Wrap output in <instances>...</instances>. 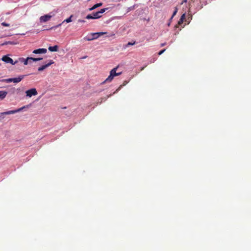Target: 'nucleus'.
<instances>
[{
	"label": "nucleus",
	"mask_w": 251,
	"mask_h": 251,
	"mask_svg": "<svg viewBox=\"0 0 251 251\" xmlns=\"http://www.w3.org/2000/svg\"><path fill=\"white\" fill-rule=\"evenodd\" d=\"M105 34L104 32H95L88 34L84 38L85 41H92L95 39H98L101 35Z\"/></svg>",
	"instance_id": "1"
},
{
	"label": "nucleus",
	"mask_w": 251,
	"mask_h": 251,
	"mask_svg": "<svg viewBox=\"0 0 251 251\" xmlns=\"http://www.w3.org/2000/svg\"><path fill=\"white\" fill-rule=\"evenodd\" d=\"M25 75H21L18 77L16 78H9L7 79H3L0 80V82H3L6 83H10L13 82L14 83H19L20 82L24 77Z\"/></svg>",
	"instance_id": "2"
},
{
	"label": "nucleus",
	"mask_w": 251,
	"mask_h": 251,
	"mask_svg": "<svg viewBox=\"0 0 251 251\" xmlns=\"http://www.w3.org/2000/svg\"><path fill=\"white\" fill-rule=\"evenodd\" d=\"M1 60L6 63H10L12 65H15L17 62V61L14 62L13 59L7 55H4L1 58Z\"/></svg>",
	"instance_id": "3"
},
{
	"label": "nucleus",
	"mask_w": 251,
	"mask_h": 251,
	"mask_svg": "<svg viewBox=\"0 0 251 251\" xmlns=\"http://www.w3.org/2000/svg\"><path fill=\"white\" fill-rule=\"evenodd\" d=\"M26 94V96L29 98L31 97L32 96H35L37 94V92L35 88H32L27 90L25 92Z\"/></svg>",
	"instance_id": "4"
},
{
	"label": "nucleus",
	"mask_w": 251,
	"mask_h": 251,
	"mask_svg": "<svg viewBox=\"0 0 251 251\" xmlns=\"http://www.w3.org/2000/svg\"><path fill=\"white\" fill-rule=\"evenodd\" d=\"M101 16L98 12L93 13L92 14H89L86 17L87 19H97L100 18Z\"/></svg>",
	"instance_id": "5"
},
{
	"label": "nucleus",
	"mask_w": 251,
	"mask_h": 251,
	"mask_svg": "<svg viewBox=\"0 0 251 251\" xmlns=\"http://www.w3.org/2000/svg\"><path fill=\"white\" fill-rule=\"evenodd\" d=\"M51 17L52 15L50 14L45 15L40 17V21L41 23H45L50 21Z\"/></svg>",
	"instance_id": "6"
},
{
	"label": "nucleus",
	"mask_w": 251,
	"mask_h": 251,
	"mask_svg": "<svg viewBox=\"0 0 251 251\" xmlns=\"http://www.w3.org/2000/svg\"><path fill=\"white\" fill-rule=\"evenodd\" d=\"M47 51V50L46 49H38L37 50H35L33 51V53L35 54H42L46 53Z\"/></svg>",
	"instance_id": "7"
},
{
	"label": "nucleus",
	"mask_w": 251,
	"mask_h": 251,
	"mask_svg": "<svg viewBox=\"0 0 251 251\" xmlns=\"http://www.w3.org/2000/svg\"><path fill=\"white\" fill-rule=\"evenodd\" d=\"M19 59L21 62L24 63L25 65H27L28 64L29 61L31 60L30 57H28L25 59L24 58H20Z\"/></svg>",
	"instance_id": "8"
},
{
	"label": "nucleus",
	"mask_w": 251,
	"mask_h": 251,
	"mask_svg": "<svg viewBox=\"0 0 251 251\" xmlns=\"http://www.w3.org/2000/svg\"><path fill=\"white\" fill-rule=\"evenodd\" d=\"M17 113L16 109V110H10L4 112H2L0 113V116L1 115H10V114H13Z\"/></svg>",
	"instance_id": "9"
},
{
	"label": "nucleus",
	"mask_w": 251,
	"mask_h": 251,
	"mask_svg": "<svg viewBox=\"0 0 251 251\" xmlns=\"http://www.w3.org/2000/svg\"><path fill=\"white\" fill-rule=\"evenodd\" d=\"M117 69V67H116V68H113L110 72V75H113L112 76L113 77H114L115 76H117V75H120L121 73H116V70Z\"/></svg>",
	"instance_id": "10"
},
{
	"label": "nucleus",
	"mask_w": 251,
	"mask_h": 251,
	"mask_svg": "<svg viewBox=\"0 0 251 251\" xmlns=\"http://www.w3.org/2000/svg\"><path fill=\"white\" fill-rule=\"evenodd\" d=\"M7 92L5 91H0V99L3 100L6 96Z\"/></svg>",
	"instance_id": "11"
},
{
	"label": "nucleus",
	"mask_w": 251,
	"mask_h": 251,
	"mask_svg": "<svg viewBox=\"0 0 251 251\" xmlns=\"http://www.w3.org/2000/svg\"><path fill=\"white\" fill-rule=\"evenodd\" d=\"M49 50L50 51H57L58 49V47L57 45L54 46H50L49 47Z\"/></svg>",
	"instance_id": "12"
},
{
	"label": "nucleus",
	"mask_w": 251,
	"mask_h": 251,
	"mask_svg": "<svg viewBox=\"0 0 251 251\" xmlns=\"http://www.w3.org/2000/svg\"><path fill=\"white\" fill-rule=\"evenodd\" d=\"M102 5V3H97L96 4H95L93 7H92L91 8H89V10L90 11H92L93 10H94L95 9L100 6Z\"/></svg>",
	"instance_id": "13"
},
{
	"label": "nucleus",
	"mask_w": 251,
	"mask_h": 251,
	"mask_svg": "<svg viewBox=\"0 0 251 251\" xmlns=\"http://www.w3.org/2000/svg\"><path fill=\"white\" fill-rule=\"evenodd\" d=\"M48 67V65H47L46 64L42 65V66L38 68V70L39 72H41V71H43V70H44L45 69H46Z\"/></svg>",
	"instance_id": "14"
},
{
	"label": "nucleus",
	"mask_w": 251,
	"mask_h": 251,
	"mask_svg": "<svg viewBox=\"0 0 251 251\" xmlns=\"http://www.w3.org/2000/svg\"><path fill=\"white\" fill-rule=\"evenodd\" d=\"M30 106V105L24 106L20 108L16 109L17 113L22 111L25 108H27Z\"/></svg>",
	"instance_id": "15"
},
{
	"label": "nucleus",
	"mask_w": 251,
	"mask_h": 251,
	"mask_svg": "<svg viewBox=\"0 0 251 251\" xmlns=\"http://www.w3.org/2000/svg\"><path fill=\"white\" fill-rule=\"evenodd\" d=\"M135 42L134 41V42L132 43V42H128L127 44H126V45H125L124 46V49H126V48L128 47L129 46H132V45H134L135 44Z\"/></svg>",
	"instance_id": "16"
},
{
	"label": "nucleus",
	"mask_w": 251,
	"mask_h": 251,
	"mask_svg": "<svg viewBox=\"0 0 251 251\" xmlns=\"http://www.w3.org/2000/svg\"><path fill=\"white\" fill-rule=\"evenodd\" d=\"M73 17V15H71L68 18L65 20L62 23H64L65 22L69 23L70 22H71L72 21V18Z\"/></svg>",
	"instance_id": "17"
},
{
	"label": "nucleus",
	"mask_w": 251,
	"mask_h": 251,
	"mask_svg": "<svg viewBox=\"0 0 251 251\" xmlns=\"http://www.w3.org/2000/svg\"><path fill=\"white\" fill-rule=\"evenodd\" d=\"M113 75H110L108 76V77L105 79V81L110 82L114 78L112 76Z\"/></svg>",
	"instance_id": "18"
},
{
	"label": "nucleus",
	"mask_w": 251,
	"mask_h": 251,
	"mask_svg": "<svg viewBox=\"0 0 251 251\" xmlns=\"http://www.w3.org/2000/svg\"><path fill=\"white\" fill-rule=\"evenodd\" d=\"M8 44L15 45V44H16V43L12 41H6V42H4L2 44V45H8Z\"/></svg>",
	"instance_id": "19"
},
{
	"label": "nucleus",
	"mask_w": 251,
	"mask_h": 251,
	"mask_svg": "<svg viewBox=\"0 0 251 251\" xmlns=\"http://www.w3.org/2000/svg\"><path fill=\"white\" fill-rule=\"evenodd\" d=\"M107 8H103L100 9V10L98 11L100 16L101 17L102 14L106 10Z\"/></svg>",
	"instance_id": "20"
},
{
	"label": "nucleus",
	"mask_w": 251,
	"mask_h": 251,
	"mask_svg": "<svg viewBox=\"0 0 251 251\" xmlns=\"http://www.w3.org/2000/svg\"><path fill=\"white\" fill-rule=\"evenodd\" d=\"M30 58H31V60L34 62H37V61H40V60H41L43 59L42 58H34V57H30Z\"/></svg>",
	"instance_id": "21"
},
{
	"label": "nucleus",
	"mask_w": 251,
	"mask_h": 251,
	"mask_svg": "<svg viewBox=\"0 0 251 251\" xmlns=\"http://www.w3.org/2000/svg\"><path fill=\"white\" fill-rule=\"evenodd\" d=\"M177 12V8H176V10L174 11V12H173V14L172 15V16L171 17V20L173 19V17L176 15V14Z\"/></svg>",
	"instance_id": "22"
},
{
	"label": "nucleus",
	"mask_w": 251,
	"mask_h": 251,
	"mask_svg": "<svg viewBox=\"0 0 251 251\" xmlns=\"http://www.w3.org/2000/svg\"><path fill=\"white\" fill-rule=\"evenodd\" d=\"M54 62L52 60H50L49 61V62L47 64V65H48V67L50 66L51 64H53Z\"/></svg>",
	"instance_id": "23"
},
{
	"label": "nucleus",
	"mask_w": 251,
	"mask_h": 251,
	"mask_svg": "<svg viewBox=\"0 0 251 251\" xmlns=\"http://www.w3.org/2000/svg\"><path fill=\"white\" fill-rule=\"evenodd\" d=\"M1 25H3V26H10V25L9 24H7V23H6L5 22H3L1 23Z\"/></svg>",
	"instance_id": "24"
},
{
	"label": "nucleus",
	"mask_w": 251,
	"mask_h": 251,
	"mask_svg": "<svg viewBox=\"0 0 251 251\" xmlns=\"http://www.w3.org/2000/svg\"><path fill=\"white\" fill-rule=\"evenodd\" d=\"M180 19L184 21L185 19V14H183L181 16Z\"/></svg>",
	"instance_id": "25"
},
{
	"label": "nucleus",
	"mask_w": 251,
	"mask_h": 251,
	"mask_svg": "<svg viewBox=\"0 0 251 251\" xmlns=\"http://www.w3.org/2000/svg\"><path fill=\"white\" fill-rule=\"evenodd\" d=\"M165 51V49H163L161 50H160L159 52H158V55H161L162 54L164 51Z\"/></svg>",
	"instance_id": "26"
},
{
	"label": "nucleus",
	"mask_w": 251,
	"mask_h": 251,
	"mask_svg": "<svg viewBox=\"0 0 251 251\" xmlns=\"http://www.w3.org/2000/svg\"><path fill=\"white\" fill-rule=\"evenodd\" d=\"M184 21H183L182 20H181V19H179V21H178V24L179 25H180L181 24H182L183 23Z\"/></svg>",
	"instance_id": "27"
},
{
	"label": "nucleus",
	"mask_w": 251,
	"mask_h": 251,
	"mask_svg": "<svg viewBox=\"0 0 251 251\" xmlns=\"http://www.w3.org/2000/svg\"><path fill=\"white\" fill-rule=\"evenodd\" d=\"M78 22L79 23H85V21L84 20H81V19H79L78 20Z\"/></svg>",
	"instance_id": "28"
},
{
	"label": "nucleus",
	"mask_w": 251,
	"mask_h": 251,
	"mask_svg": "<svg viewBox=\"0 0 251 251\" xmlns=\"http://www.w3.org/2000/svg\"><path fill=\"white\" fill-rule=\"evenodd\" d=\"M32 62H33L32 60L29 61L28 64H31Z\"/></svg>",
	"instance_id": "29"
},
{
	"label": "nucleus",
	"mask_w": 251,
	"mask_h": 251,
	"mask_svg": "<svg viewBox=\"0 0 251 251\" xmlns=\"http://www.w3.org/2000/svg\"><path fill=\"white\" fill-rule=\"evenodd\" d=\"M12 91H13V93H14L15 91V88H13L12 89Z\"/></svg>",
	"instance_id": "30"
},
{
	"label": "nucleus",
	"mask_w": 251,
	"mask_h": 251,
	"mask_svg": "<svg viewBox=\"0 0 251 251\" xmlns=\"http://www.w3.org/2000/svg\"><path fill=\"white\" fill-rule=\"evenodd\" d=\"M165 43H163V44H162L161 45V46H162H162H165Z\"/></svg>",
	"instance_id": "31"
},
{
	"label": "nucleus",
	"mask_w": 251,
	"mask_h": 251,
	"mask_svg": "<svg viewBox=\"0 0 251 251\" xmlns=\"http://www.w3.org/2000/svg\"><path fill=\"white\" fill-rule=\"evenodd\" d=\"M61 25V24H59L58 25H57L56 26V27H59Z\"/></svg>",
	"instance_id": "32"
},
{
	"label": "nucleus",
	"mask_w": 251,
	"mask_h": 251,
	"mask_svg": "<svg viewBox=\"0 0 251 251\" xmlns=\"http://www.w3.org/2000/svg\"><path fill=\"white\" fill-rule=\"evenodd\" d=\"M118 90H119V89L116 90V91L114 93H116L117 92H118Z\"/></svg>",
	"instance_id": "33"
}]
</instances>
